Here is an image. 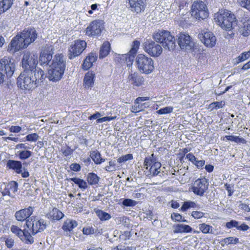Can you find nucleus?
Instances as JSON below:
<instances>
[{
    "label": "nucleus",
    "mask_w": 250,
    "mask_h": 250,
    "mask_svg": "<svg viewBox=\"0 0 250 250\" xmlns=\"http://www.w3.org/2000/svg\"><path fill=\"white\" fill-rule=\"evenodd\" d=\"M173 111V107L171 106H167L158 110L157 112L159 114H165L171 113Z\"/></svg>",
    "instance_id": "49"
},
{
    "label": "nucleus",
    "mask_w": 250,
    "mask_h": 250,
    "mask_svg": "<svg viewBox=\"0 0 250 250\" xmlns=\"http://www.w3.org/2000/svg\"><path fill=\"white\" fill-rule=\"evenodd\" d=\"M131 11L137 13L143 11L146 5V0H128Z\"/></svg>",
    "instance_id": "21"
},
{
    "label": "nucleus",
    "mask_w": 250,
    "mask_h": 250,
    "mask_svg": "<svg viewBox=\"0 0 250 250\" xmlns=\"http://www.w3.org/2000/svg\"><path fill=\"white\" fill-rule=\"evenodd\" d=\"M136 62L138 70L142 73L149 74L154 68L153 60L145 55L139 54L136 57Z\"/></svg>",
    "instance_id": "7"
},
{
    "label": "nucleus",
    "mask_w": 250,
    "mask_h": 250,
    "mask_svg": "<svg viewBox=\"0 0 250 250\" xmlns=\"http://www.w3.org/2000/svg\"><path fill=\"white\" fill-rule=\"evenodd\" d=\"M144 50L152 57L159 56L162 53V46L152 41L147 40L144 43Z\"/></svg>",
    "instance_id": "13"
},
{
    "label": "nucleus",
    "mask_w": 250,
    "mask_h": 250,
    "mask_svg": "<svg viewBox=\"0 0 250 250\" xmlns=\"http://www.w3.org/2000/svg\"><path fill=\"white\" fill-rule=\"evenodd\" d=\"M196 204L194 202L191 201H186L181 208V210L184 212L190 208H195L196 207Z\"/></svg>",
    "instance_id": "40"
},
{
    "label": "nucleus",
    "mask_w": 250,
    "mask_h": 250,
    "mask_svg": "<svg viewBox=\"0 0 250 250\" xmlns=\"http://www.w3.org/2000/svg\"><path fill=\"white\" fill-rule=\"evenodd\" d=\"M128 79L129 83L136 86H140L144 82L143 77L136 72L130 74Z\"/></svg>",
    "instance_id": "23"
},
{
    "label": "nucleus",
    "mask_w": 250,
    "mask_h": 250,
    "mask_svg": "<svg viewBox=\"0 0 250 250\" xmlns=\"http://www.w3.org/2000/svg\"><path fill=\"white\" fill-rule=\"evenodd\" d=\"M16 68V63L13 59L4 57L0 60V84L4 81L5 76L10 78L13 75Z\"/></svg>",
    "instance_id": "5"
},
{
    "label": "nucleus",
    "mask_w": 250,
    "mask_h": 250,
    "mask_svg": "<svg viewBox=\"0 0 250 250\" xmlns=\"http://www.w3.org/2000/svg\"><path fill=\"white\" fill-rule=\"evenodd\" d=\"M32 79L34 80L35 83H37L39 80H42L44 79V72L40 68H36L32 70Z\"/></svg>",
    "instance_id": "28"
},
{
    "label": "nucleus",
    "mask_w": 250,
    "mask_h": 250,
    "mask_svg": "<svg viewBox=\"0 0 250 250\" xmlns=\"http://www.w3.org/2000/svg\"><path fill=\"white\" fill-rule=\"evenodd\" d=\"M199 228L203 233H212V226L206 224L205 223L200 224L199 225Z\"/></svg>",
    "instance_id": "43"
},
{
    "label": "nucleus",
    "mask_w": 250,
    "mask_h": 250,
    "mask_svg": "<svg viewBox=\"0 0 250 250\" xmlns=\"http://www.w3.org/2000/svg\"><path fill=\"white\" fill-rule=\"evenodd\" d=\"M250 229V227L245 223H243L241 225H238L237 229L242 231H246Z\"/></svg>",
    "instance_id": "63"
},
{
    "label": "nucleus",
    "mask_w": 250,
    "mask_h": 250,
    "mask_svg": "<svg viewBox=\"0 0 250 250\" xmlns=\"http://www.w3.org/2000/svg\"><path fill=\"white\" fill-rule=\"evenodd\" d=\"M86 47V42L83 40H77L72 42L68 49V57L70 60L81 55Z\"/></svg>",
    "instance_id": "10"
},
{
    "label": "nucleus",
    "mask_w": 250,
    "mask_h": 250,
    "mask_svg": "<svg viewBox=\"0 0 250 250\" xmlns=\"http://www.w3.org/2000/svg\"><path fill=\"white\" fill-rule=\"evenodd\" d=\"M61 151L64 156L67 157L72 154L73 150L67 146L66 148H62L61 149Z\"/></svg>",
    "instance_id": "54"
},
{
    "label": "nucleus",
    "mask_w": 250,
    "mask_h": 250,
    "mask_svg": "<svg viewBox=\"0 0 250 250\" xmlns=\"http://www.w3.org/2000/svg\"><path fill=\"white\" fill-rule=\"evenodd\" d=\"M10 230L11 232L15 234L17 236H18L20 239L22 238V236H23L25 230H21L18 227L14 225H12L11 227Z\"/></svg>",
    "instance_id": "42"
},
{
    "label": "nucleus",
    "mask_w": 250,
    "mask_h": 250,
    "mask_svg": "<svg viewBox=\"0 0 250 250\" xmlns=\"http://www.w3.org/2000/svg\"><path fill=\"white\" fill-rule=\"evenodd\" d=\"M174 233H183L190 232L192 230L191 227L188 225L182 224H174L172 226Z\"/></svg>",
    "instance_id": "22"
},
{
    "label": "nucleus",
    "mask_w": 250,
    "mask_h": 250,
    "mask_svg": "<svg viewBox=\"0 0 250 250\" xmlns=\"http://www.w3.org/2000/svg\"><path fill=\"white\" fill-rule=\"evenodd\" d=\"M16 154L21 160H25L31 157L32 153L28 150H20L18 151Z\"/></svg>",
    "instance_id": "37"
},
{
    "label": "nucleus",
    "mask_w": 250,
    "mask_h": 250,
    "mask_svg": "<svg viewBox=\"0 0 250 250\" xmlns=\"http://www.w3.org/2000/svg\"><path fill=\"white\" fill-rule=\"evenodd\" d=\"M69 180L73 182L75 184L77 185L80 188L83 190L87 188V183L83 179L74 177L70 178Z\"/></svg>",
    "instance_id": "35"
},
{
    "label": "nucleus",
    "mask_w": 250,
    "mask_h": 250,
    "mask_svg": "<svg viewBox=\"0 0 250 250\" xmlns=\"http://www.w3.org/2000/svg\"><path fill=\"white\" fill-rule=\"evenodd\" d=\"M140 44V42L138 41H134L133 42L132 48L129 51L130 55H134L137 53Z\"/></svg>",
    "instance_id": "48"
},
{
    "label": "nucleus",
    "mask_w": 250,
    "mask_h": 250,
    "mask_svg": "<svg viewBox=\"0 0 250 250\" xmlns=\"http://www.w3.org/2000/svg\"><path fill=\"white\" fill-rule=\"evenodd\" d=\"M133 159V155L132 154H127L125 155H123L118 159H117V161L119 163H122L127 161V160H130Z\"/></svg>",
    "instance_id": "47"
},
{
    "label": "nucleus",
    "mask_w": 250,
    "mask_h": 250,
    "mask_svg": "<svg viewBox=\"0 0 250 250\" xmlns=\"http://www.w3.org/2000/svg\"><path fill=\"white\" fill-rule=\"evenodd\" d=\"M26 226L31 231L32 234L34 235L38 232H42L46 227L45 221L42 219L39 220L32 218L26 220Z\"/></svg>",
    "instance_id": "12"
},
{
    "label": "nucleus",
    "mask_w": 250,
    "mask_h": 250,
    "mask_svg": "<svg viewBox=\"0 0 250 250\" xmlns=\"http://www.w3.org/2000/svg\"><path fill=\"white\" fill-rule=\"evenodd\" d=\"M90 157L96 165H100L105 161V159L101 158L100 153L97 150L91 152Z\"/></svg>",
    "instance_id": "30"
},
{
    "label": "nucleus",
    "mask_w": 250,
    "mask_h": 250,
    "mask_svg": "<svg viewBox=\"0 0 250 250\" xmlns=\"http://www.w3.org/2000/svg\"><path fill=\"white\" fill-rule=\"evenodd\" d=\"M214 19L222 28L226 30H230L237 24L235 15L226 9L219 10Z\"/></svg>",
    "instance_id": "3"
},
{
    "label": "nucleus",
    "mask_w": 250,
    "mask_h": 250,
    "mask_svg": "<svg viewBox=\"0 0 250 250\" xmlns=\"http://www.w3.org/2000/svg\"><path fill=\"white\" fill-rule=\"evenodd\" d=\"M83 232L85 235L93 234L96 232V229L93 227L83 228Z\"/></svg>",
    "instance_id": "53"
},
{
    "label": "nucleus",
    "mask_w": 250,
    "mask_h": 250,
    "mask_svg": "<svg viewBox=\"0 0 250 250\" xmlns=\"http://www.w3.org/2000/svg\"><path fill=\"white\" fill-rule=\"evenodd\" d=\"M53 47L51 45L46 44L45 49L41 52L40 56L41 65H47L52 59Z\"/></svg>",
    "instance_id": "17"
},
{
    "label": "nucleus",
    "mask_w": 250,
    "mask_h": 250,
    "mask_svg": "<svg viewBox=\"0 0 250 250\" xmlns=\"http://www.w3.org/2000/svg\"><path fill=\"white\" fill-rule=\"evenodd\" d=\"M240 32L245 37L248 36L250 34V21L243 23V26L240 28Z\"/></svg>",
    "instance_id": "36"
},
{
    "label": "nucleus",
    "mask_w": 250,
    "mask_h": 250,
    "mask_svg": "<svg viewBox=\"0 0 250 250\" xmlns=\"http://www.w3.org/2000/svg\"><path fill=\"white\" fill-rule=\"evenodd\" d=\"M38 59L37 54L29 52H25L22 59V65L24 70H34L38 63Z\"/></svg>",
    "instance_id": "11"
},
{
    "label": "nucleus",
    "mask_w": 250,
    "mask_h": 250,
    "mask_svg": "<svg viewBox=\"0 0 250 250\" xmlns=\"http://www.w3.org/2000/svg\"><path fill=\"white\" fill-rule=\"evenodd\" d=\"M208 186L207 179L205 178L198 179L194 182L191 190L195 194L202 196L208 188Z\"/></svg>",
    "instance_id": "14"
},
{
    "label": "nucleus",
    "mask_w": 250,
    "mask_h": 250,
    "mask_svg": "<svg viewBox=\"0 0 250 250\" xmlns=\"http://www.w3.org/2000/svg\"><path fill=\"white\" fill-rule=\"evenodd\" d=\"M250 57V51L248 52H245L239 55L237 58L235 59V63H239L240 62H243L248 59Z\"/></svg>",
    "instance_id": "44"
},
{
    "label": "nucleus",
    "mask_w": 250,
    "mask_h": 250,
    "mask_svg": "<svg viewBox=\"0 0 250 250\" xmlns=\"http://www.w3.org/2000/svg\"><path fill=\"white\" fill-rule=\"evenodd\" d=\"M5 243L7 247L9 249H10L13 247L14 241L11 238H7L5 240Z\"/></svg>",
    "instance_id": "58"
},
{
    "label": "nucleus",
    "mask_w": 250,
    "mask_h": 250,
    "mask_svg": "<svg viewBox=\"0 0 250 250\" xmlns=\"http://www.w3.org/2000/svg\"><path fill=\"white\" fill-rule=\"evenodd\" d=\"M115 221L118 225L126 226L128 224V219L126 217L124 216H119L116 218Z\"/></svg>",
    "instance_id": "46"
},
{
    "label": "nucleus",
    "mask_w": 250,
    "mask_h": 250,
    "mask_svg": "<svg viewBox=\"0 0 250 250\" xmlns=\"http://www.w3.org/2000/svg\"><path fill=\"white\" fill-rule=\"evenodd\" d=\"M171 218L173 220H175L178 222H181L182 221V216L179 213H173L171 215Z\"/></svg>",
    "instance_id": "57"
},
{
    "label": "nucleus",
    "mask_w": 250,
    "mask_h": 250,
    "mask_svg": "<svg viewBox=\"0 0 250 250\" xmlns=\"http://www.w3.org/2000/svg\"><path fill=\"white\" fill-rule=\"evenodd\" d=\"M191 16L197 20H203L208 16V11L206 4L202 1H195L191 8Z\"/></svg>",
    "instance_id": "9"
},
{
    "label": "nucleus",
    "mask_w": 250,
    "mask_h": 250,
    "mask_svg": "<svg viewBox=\"0 0 250 250\" xmlns=\"http://www.w3.org/2000/svg\"><path fill=\"white\" fill-rule=\"evenodd\" d=\"M161 164L157 161L154 157V154H152L151 156L146 157L144 162V168L147 171H144L146 174L147 176H155L157 175L160 172V168Z\"/></svg>",
    "instance_id": "8"
},
{
    "label": "nucleus",
    "mask_w": 250,
    "mask_h": 250,
    "mask_svg": "<svg viewBox=\"0 0 250 250\" xmlns=\"http://www.w3.org/2000/svg\"><path fill=\"white\" fill-rule=\"evenodd\" d=\"M120 169L119 166H116L115 160H111L108 163V165L105 167V170L108 172L114 171Z\"/></svg>",
    "instance_id": "39"
},
{
    "label": "nucleus",
    "mask_w": 250,
    "mask_h": 250,
    "mask_svg": "<svg viewBox=\"0 0 250 250\" xmlns=\"http://www.w3.org/2000/svg\"><path fill=\"white\" fill-rule=\"evenodd\" d=\"M156 42L161 43L164 48L168 50H173L175 46V39L170 32L164 30H158L153 35Z\"/></svg>",
    "instance_id": "4"
},
{
    "label": "nucleus",
    "mask_w": 250,
    "mask_h": 250,
    "mask_svg": "<svg viewBox=\"0 0 250 250\" xmlns=\"http://www.w3.org/2000/svg\"><path fill=\"white\" fill-rule=\"evenodd\" d=\"M94 211L97 216L99 217L100 220L102 221L108 220L111 218V215L109 213L105 212L102 210L97 209H94Z\"/></svg>",
    "instance_id": "34"
},
{
    "label": "nucleus",
    "mask_w": 250,
    "mask_h": 250,
    "mask_svg": "<svg viewBox=\"0 0 250 250\" xmlns=\"http://www.w3.org/2000/svg\"><path fill=\"white\" fill-rule=\"evenodd\" d=\"M239 243V238L234 237H228L223 239L221 241V244L222 246H224L225 245H236Z\"/></svg>",
    "instance_id": "32"
},
{
    "label": "nucleus",
    "mask_w": 250,
    "mask_h": 250,
    "mask_svg": "<svg viewBox=\"0 0 250 250\" xmlns=\"http://www.w3.org/2000/svg\"><path fill=\"white\" fill-rule=\"evenodd\" d=\"M204 213L201 211H194L191 213V216L195 219H200L204 216Z\"/></svg>",
    "instance_id": "56"
},
{
    "label": "nucleus",
    "mask_w": 250,
    "mask_h": 250,
    "mask_svg": "<svg viewBox=\"0 0 250 250\" xmlns=\"http://www.w3.org/2000/svg\"><path fill=\"white\" fill-rule=\"evenodd\" d=\"M94 74L92 72H88L84 78V84L86 88L91 87L94 84Z\"/></svg>",
    "instance_id": "29"
},
{
    "label": "nucleus",
    "mask_w": 250,
    "mask_h": 250,
    "mask_svg": "<svg viewBox=\"0 0 250 250\" xmlns=\"http://www.w3.org/2000/svg\"><path fill=\"white\" fill-rule=\"evenodd\" d=\"M226 138L228 140L237 143L245 144L246 143V140L244 138L239 137V136L227 135L226 136Z\"/></svg>",
    "instance_id": "41"
},
{
    "label": "nucleus",
    "mask_w": 250,
    "mask_h": 250,
    "mask_svg": "<svg viewBox=\"0 0 250 250\" xmlns=\"http://www.w3.org/2000/svg\"><path fill=\"white\" fill-rule=\"evenodd\" d=\"M37 33L33 28L24 29L20 34L13 38L7 48V51L13 54L21 49L25 48L37 38Z\"/></svg>",
    "instance_id": "1"
},
{
    "label": "nucleus",
    "mask_w": 250,
    "mask_h": 250,
    "mask_svg": "<svg viewBox=\"0 0 250 250\" xmlns=\"http://www.w3.org/2000/svg\"><path fill=\"white\" fill-rule=\"evenodd\" d=\"M70 169L74 171H79L81 170V166L77 163L72 164L70 166Z\"/></svg>",
    "instance_id": "60"
},
{
    "label": "nucleus",
    "mask_w": 250,
    "mask_h": 250,
    "mask_svg": "<svg viewBox=\"0 0 250 250\" xmlns=\"http://www.w3.org/2000/svg\"><path fill=\"white\" fill-rule=\"evenodd\" d=\"M21 239L27 244H32L34 243V238L31 234L25 230L24 235Z\"/></svg>",
    "instance_id": "38"
},
{
    "label": "nucleus",
    "mask_w": 250,
    "mask_h": 250,
    "mask_svg": "<svg viewBox=\"0 0 250 250\" xmlns=\"http://www.w3.org/2000/svg\"><path fill=\"white\" fill-rule=\"evenodd\" d=\"M25 138L27 141L35 142L39 139V136L37 133H35L27 135Z\"/></svg>",
    "instance_id": "51"
},
{
    "label": "nucleus",
    "mask_w": 250,
    "mask_h": 250,
    "mask_svg": "<svg viewBox=\"0 0 250 250\" xmlns=\"http://www.w3.org/2000/svg\"><path fill=\"white\" fill-rule=\"evenodd\" d=\"M178 43L182 49L188 50L192 49L195 45L189 35L186 33H180L179 34Z\"/></svg>",
    "instance_id": "16"
},
{
    "label": "nucleus",
    "mask_w": 250,
    "mask_h": 250,
    "mask_svg": "<svg viewBox=\"0 0 250 250\" xmlns=\"http://www.w3.org/2000/svg\"><path fill=\"white\" fill-rule=\"evenodd\" d=\"M102 21L95 20L92 21L86 29V34L89 36H96L101 34L103 29Z\"/></svg>",
    "instance_id": "15"
},
{
    "label": "nucleus",
    "mask_w": 250,
    "mask_h": 250,
    "mask_svg": "<svg viewBox=\"0 0 250 250\" xmlns=\"http://www.w3.org/2000/svg\"><path fill=\"white\" fill-rule=\"evenodd\" d=\"M205 162L204 160H197L194 161L193 164H194L198 168H201L204 166Z\"/></svg>",
    "instance_id": "61"
},
{
    "label": "nucleus",
    "mask_w": 250,
    "mask_h": 250,
    "mask_svg": "<svg viewBox=\"0 0 250 250\" xmlns=\"http://www.w3.org/2000/svg\"><path fill=\"white\" fill-rule=\"evenodd\" d=\"M66 68V60L62 54H56L52 60L48 71V78L50 81L57 82L61 80Z\"/></svg>",
    "instance_id": "2"
},
{
    "label": "nucleus",
    "mask_w": 250,
    "mask_h": 250,
    "mask_svg": "<svg viewBox=\"0 0 250 250\" xmlns=\"http://www.w3.org/2000/svg\"><path fill=\"white\" fill-rule=\"evenodd\" d=\"M21 130V128L19 126H12L9 128V131L13 133H19Z\"/></svg>",
    "instance_id": "62"
},
{
    "label": "nucleus",
    "mask_w": 250,
    "mask_h": 250,
    "mask_svg": "<svg viewBox=\"0 0 250 250\" xmlns=\"http://www.w3.org/2000/svg\"><path fill=\"white\" fill-rule=\"evenodd\" d=\"M99 179L97 174L92 172L88 173L86 177V180L90 185H97L99 181Z\"/></svg>",
    "instance_id": "33"
},
{
    "label": "nucleus",
    "mask_w": 250,
    "mask_h": 250,
    "mask_svg": "<svg viewBox=\"0 0 250 250\" xmlns=\"http://www.w3.org/2000/svg\"><path fill=\"white\" fill-rule=\"evenodd\" d=\"M239 208L247 212H250V208L246 204L241 203L239 206Z\"/></svg>",
    "instance_id": "64"
},
{
    "label": "nucleus",
    "mask_w": 250,
    "mask_h": 250,
    "mask_svg": "<svg viewBox=\"0 0 250 250\" xmlns=\"http://www.w3.org/2000/svg\"><path fill=\"white\" fill-rule=\"evenodd\" d=\"M110 51V44L108 42H104L100 49V58H104L107 56Z\"/></svg>",
    "instance_id": "27"
},
{
    "label": "nucleus",
    "mask_w": 250,
    "mask_h": 250,
    "mask_svg": "<svg viewBox=\"0 0 250 250\" xmlns=\"http://www.w3.org/2000/svg\"><path fill=\"white\" fill-rule=\"evenodd\" d=\"M92 64L93 63L92 62L85 58L82 65V67L84 70H88L92 66Z\"/></svg>",
    "instance_id": "55"
},
{
    "label": "nucleus",
    "mask_w": 250,
    "mask_h": 250,
    "mask_svg": "<svg viewBox=\"0 0 250 250\" xmlns=\"http://www.w3.org/2000/svg\"><path fill=\"white\" fill-rule=\"evenodd\" d=\"M77 226L78 223L75 220L67 219L64 221L62 228L65 231H71Z\"/></svg>",
    "instance_id": "26"
},
{
    "label": "nucleus",
    "mask_w": 250,
    "mask_h": 250,
    "mask_svg": "<svg viewBox=\"0 0 250 250\" xmlns=\"http://www.w3.org/2000/svg\"><path fill=\"white\" fill-rule=\"evenodd\" d=\"M33 212V208L31 207L28 208L20 209L17 211L15 213V217L18 221L23 222L27 220L30 219L29 217L32 214Z\"/></svg>",
    "instance_id": "19"
},
{
    "label": "nucleus",
    "mask_w": 250,
    "mask_h": 250,
    "mask_svg": "<svg viewBox=\"0 0 250 250\" xmlns=\"http://www.w3.org/2000/svg\"><path fill=\"white\" fill-rule=\"evenodd\" d=\"M97 57L95 53H91L86 57V59L92 63L97 60Z\"/></svg>",
    "instance_id": "59"
},
{
    "label": "nucleus",
    "mask_w": 250,
    "mask_h": 250,
    "mask_svg": "<svg viewBox=\"0 0 250 250\" xmlns=\"http://www.w3.org/2000/svg\"><path fill=\"white\" fill-rule=\"evenodd\" d=\"M18 190V183L14 181H12L6 184H4V188L2 190L1 193L3 196L8 195L13 198L16 192Z\"/></svg>",
    "instance_id": "20"
},
{
    "label": "nucleus",
    "mask_w": 250,
    "mask_h": 250,
    "mask_svg": "<svg viewBox=\"0 0 250 250\" xmlns=\"http://www.w3.org/2000/svg\"><path fill=\"white\" fill-rule=\"evenodd\" d=\"M239 222L234 220H231L230 222H228L226 224V227L229 229H232L233 228H236L237 229L238 225L239 224Z\"/></svg>",
    "instance_id": "52"
},
{
    "label": "nucleus",
    "mask_w": 250,
    "mask_h": 250,
    "mask_svg": "<svg viewBox=\"0 0 250 250\" xmlns=\"http://www.w3.org/2000/svg\"><path fill=\"white\" fill-rule=\"evenodd\" d=\"M198 37L201 42L208 47H212L215 44L216 38L211 32H205L204 33L199 34Z\"/></svg>",
    "instance_id": "18"
},
{
    "label": "nucleus",
    "mask_w": 250,
    "mask_h": 250,
    "mask_svg": "<svg viewBox=\"0 0 250 250\" xmlns=\"http://www.w3.org/2000/svg\"><path fill=\"white\" fill-rule=\"evenodd\" d=\"M7 167L14 169L17 173L21 172L22 165L20 161L10 160L7 162Z\"/></svg>",
    "instance_id": "25"
},
{
    "label": "nucleus",
    "mask_w": 250,
    "mask_h": 250,
    "mask_svg": "<svg viewBox=\"0 0 250 250\" xmlns=\"http://www.w3.org/2000/svg\"><path fill=\"white\" fill-rule=\"evenodd\" d=\"M13 3V0H0V15L9 9Z\"/></svg>",
    "instance_id": "31"
},
{
    "label": "nucleus",
    "mask_w": 250,
    "mask_h": 250,
    "mask_svg": "<svg viewBox=\"0 0 250 250\" xmlns=\"http://www.w3.org/2000/svg\"><path fill=\"white\" fill-rule=\"evenodd\" d=\"M63 214L57 208H53L47 214L46 217L48 219L53 220H59L63 217Z\"/></svg>",
    "instance_id": "24"
},
{
    "label": "nucleus",
    "mask_w": 250,
    "mask_h": 250,
    "mask_svg": "<svg viewBox=\"0 0 250 250\" xmlns=\"http://www.w3.org/2000/svg\"><path fill=\"white\" fill-rule=\"evenodd\" d=\"M122 204L126 207H134L137 204V202L130 199H125L123 200Z\"/></svg>",
    "instance_id": "50"
},
{
    "label": "nucleus",
    "mask_w": 250,
    "mask_h": 250,
    "mask_svg": "<svg viewBox=\"0 0 250 250\" xmlns=\"http://www.w3.org/2000/svg\"><path fill=\"white\" fill-rule=\"evenodd\" d=\"M143 108L144 104L136 103V101H135L134 105L131 107V111L132 113H137L143 110Z\"/></svg>",
    "instance_id": "45"
},
{
    "label": "nucleus",
    "mask_w": 250,
    "mask_h": 250,
    "mask_svg": "<svg viewBox=\"0 0 250 250\" xmlns=\"http://www.w3.org/2000/svg\"><path fill=\"white\" fill-rule=\"evenodd\" d=\"M17 84L21 89L32 90L37 87V83L32 79V71L24 70L17 78Z\"/></svg>",
    "instance_id": "6"
}]
</instances>
